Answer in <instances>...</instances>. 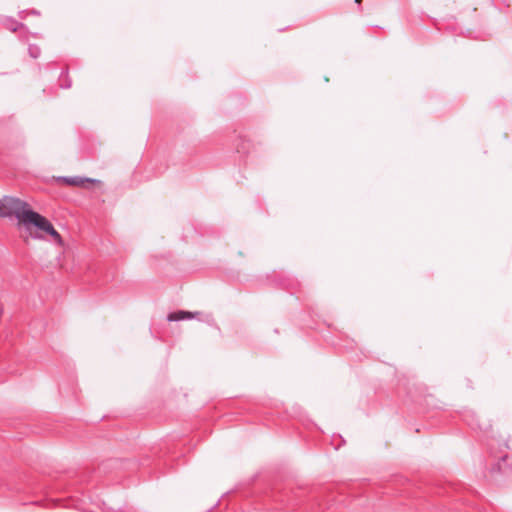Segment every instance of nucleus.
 <instances>
[{"label":"nucleus","instance_id":"9d476101","mask_svg":"<svg viewBox=\"0 0 512 512\" xmlns=\"http://www.w3.org/2000/svg\"><path fill=\"white\" fill-rule=\"evenodd\" d=\"M363 0H355L356 3L360 4Z\"/></svg>","mask_w":512,"mask_h":512},{"label":"nucleus","instance_id":"f03ea898","mask_svg":"<svg viewBox=\"0 0 512 512\" xmlns=\"http://www.w3.org/2000/svg\"><path fill=\"white\" fill-rule=\"evenodd\" d=\"M35 227L37 230L45 232L49 236L52 237L53 241L59 245L62 246L63 240L59 232L54 228L52 223L43 215L40 213H36L33 220L30 223V228Z\"/></svg>","mask_w":512,"mask_h":512},{"label":"nucleus","instance_id":"0eeeda50","mask_svg":"<svg viewBox=\"0 0 512 512\" xmlns=\"http://www.w3.org/2000/svg\"><path fill=\"white\" fill-rule=\"evenodd\" d=\"M28 53H29L30 57L37 59L41 54V49L36 44H30L28 46Z\"/></svg>","mask_w":512,"mask_h":512},{"label":"nucleus","instance_id":"f257e3e1","mask_svg":"<svg viewBox=\"0 0 512 512\" xmlns=\"http://www.w3.org/2000/svg\"><path fill=\"white\" fill-rule=\"evenodd\" d=\"M36 211L33 210L30 205L19 198L12 196H4L0 199V217H11L14 216L20 224H22L28 235L23 237L26 245H29V239L43 240L44 236L39 232L30 231V223L36 215Z\"/></svg>","mask_w":512,"mask_h":512},{"label":"nucleus","instance_id":"7ed1b4c3","mask_svg":"<svg viewBox=\"0 0 512 512\" xmlns=\"http://www.w3.org/2000/svg\"><path fill=\"white\" fill-rule=\"evenodd\" d=\"M57 182H62L71 186H81L84 182L94 183L97 180L88 178V177H80V176H59L56 178Z\"/></svg>","mask_w":512,"mask_h":512},{"label":"nucleus","instance_id":"1a4fd4ad","mask_svg":"<svg viewBox=\"0 0 512 512\" xmlns=\"http://www.w3.org/2000/svg\"><path fill=\"white\" fill-rule=\"evenodd\" d=\"M25 13H26V11H21V12L19 13V16H20L21 18H24V14H25Z\"/></svg>","mask_w":512,"mask_h":512},{"label":"nucleus","instance_id":"423d86ee","mask_svg":"<svg viewBox=\"0 0 512 512\" xmlns=\"http://www.w3.org/2000/svg\"><path fill=\"white\" fill-rule=\"evenodd\" d=\"M61 77H64L63 81L61 82L60 84V87L62 89H69L71 88L72 86V80L69 78L68 76V68H66L65 70H63L60 74V78Z\"/></svg>","mask_w":512,"mask_h":512},{"label":"nucleus","instance_id":"20e7f679","mask_svg":"<svg viewBox=\"0 0 512 512\" xmlns=\"http://www.w3.org/2000/svg\"><path fill=\"white\" fill-rule=\"evenodd\" d=\"M192 311L187 310H176L167 314L166 320L168 322H178L182 320H191Z\"/></svg>","mask_w":512,"mask_h":512},{"label":"nucleus","instance_id":"39448f33","mask_svg":"<svg viewBox=\"0 0 512 512\" xmlns=\"http://www.w3.org/2000/svg\"><path fill=\"white\" fill-rule=\"evenodd\" d=\"M0 23L8 30L15 32L19 28L24 27V24L21 22H18L12 17L4 16L0 18Z\"/></svg>","mask_w":512,"mask_h":512},{"label":"nucleus","instance_id":"6e6552de","mask_svg":"<svg viewBox=\"0 0 512 512\" xmlns=\"http://www.w3.org/2000/svg\"><path fill=\"white\" fill-rule=\"evenodd\" d=\"M30 13L33 14V15H39L40 14L39 11H37L35 9L31 10Z\"/></svg>","mask_w":512,"mask_h":512}]
</instances>
